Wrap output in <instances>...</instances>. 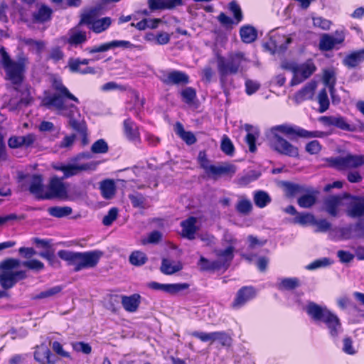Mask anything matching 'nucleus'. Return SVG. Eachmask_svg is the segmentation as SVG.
<instances>
[{
    "mask_svg": "<svg viewBox=\"0 0 364 364\" xmlns=\"http://www.w3.org/2000/svg\"><path fill=\"white\" fill-rule=\"evenodd\" d=\"M161 81L167 85H186L189 83L188 75L179 70H172L167 73H164L160 77Z\"/></svg>",
    "mask_w": 364,
    "mask_h": 364,
    "instance_id": "nucleus-17",
    "label": "nucleus"
},
{
    "mask_svg": "<svg viewBox=\"0 0 364 364\" xmlns=\"http://www.w3.org/2000/svg\"><path fill=\"white\" fill-rule=\"evenodd\" d=\"M236 171L235 167L231 164L219 165V177L222 176H232Z\"/></svg>",
    "mask_w": 364,
    "mask_h": 364,
    "instance_id": "nucleus-64",
    "label": "nucleus"
},
{
    "mask_svg": "<svg viewBox=\"0 0 364 364\" xmlns=\"http://www.w3.org/2000/svg\"><path fill=\"white\" fill-rule=\"evenodd\" d=\"M51 14V10L46 6H41L38 11L33 15L34 18L39 22L48 21Z\"/></svg>",
    "mask_w": 364,
    "mask_h": 364,
    "instance_id": "nucleus-54",
    "label": "nucleus"
},
{
    "mask_svg": "<svg viewBox=\"0 0 364 364\" xmlns=\"http://www.w3.org/2000/svg\"><path fill=\"white\" fill-rule=\"evenodd\" d=\"M140 295L134 294L131 296H122V304L129 312H135L140 304Z\"/></svg>",
    "mask_w": 364,
    "mask_h": 364,
    "instance_id": "nucleus-32",
    "label": "nucleus"
},
{
    "mask_svg": "<svg viewBox=\"0 0 364 364\" xmlns=\"http://www.w3.org/2000/svg\"><path fill=\"white\" fill-rule=\"evenodd\" d=\"M29 191L38 200H45L46 187L43 186V178L39 175H33L31 178Z\"/></svg>",
    "mask_w": 364,
    "mask_h": 364,
    "instance_id": "nucleus-23",
    "label": "nucleus"
},
{
    "mask_svg": "<svg viewBox=\"0 0 364 364\" xmlns=\"http://www.w3.org/2000/svg\"><path fill=\"white\" fill-rule=\"evenodd\" d=\"M364 60V48L347 55L343 60V64L348 68L358 65Z\"/></svg>",
    "mask_w": 364,
    "mask_h": 364,
    "instance_id": "nucleus-31",
    "label": "nucleus"
},
{
    "mask_svg": "<svg viewBox=\"0 0 364 364\" xmlns=\"http://www.w3.org/2000/svg\"><path fill=\"white\" fill-rule=\"evenodd\" d=\"M149 287L154 290H161L165 292L174 294L180 291L186 289L189 285L186 283L183 284H160L156 282H152L149 284Z\"/></svg>",
    "mask_w": 364,
    "mask_h": 364,
    "instance_id": "nucleus-24",
    "label": "nucleus"
},
{
    "mask_svg": "<svg viewBox=\"0 0 364 364\" xmlns=\"http://www.w3.org/2000/svg\"><path fill=\"white\" fill-rule=\"evenodd\" d=\"M21 41L22 43L28 46L31 49L36 50L38 53H41L44 48V43L41 41H35L32 38H24L21 39Z\"/></svg>",
    "mask_w": 364,
    "mask_h": 364,
    "instance_id": "nucleus-53",
    "label": "nucleus"
},
{
    "mask_svg": "<svg viewBox=\"0 0 364 364\" xmlns=\"http://www.w3.org/2000/svg\"><path fill=\"white\" fill-rule=\"evenodd\" d=\"M287 196L289 197H293L298 194H301L305 192V188L303 186H300L296 183H287L285 185Z\"/></svg>",
    "mask_w": 364,
    "mask_h": 364,
    "instance_id": "nucleus-52",
    "label": "nucleus"
},
{
    "mask_svg": "<svg viewBox=\"0 0 364 364\" xmlns=\"http://www.w3.org/2000/svg\"><path fill=\"white\" fill-rule=\"evenodd\" d=\"M96 164L94 163H87L82 164H68L66 165H59L54 166V168L63 173V178H68L75 176L79 173L87 170H95Z\"/></svg>",
    "mask_w": 364,
    "mask_h": 364,
    "instance_id": "nucleus-16",
    "label": "nucleus"
},
{
    "mask_svg": "<svg viewBox=\"0 0 364 364\" xmlns=\"http://www.w3.org/2000/svg\"><path fill=\"white\" fill-rule=\"evenodd\" d=\"M304 309L311 320L325 323L332 337L338 336L341 332L342 327L340 319L326 306H321L315 302L309 301Z\"/></svg>",
    "mask_w": 364,
    "mask_h": 364,
    "instance_id": "nucleus-2",
    "label": "nucleus"
},
{
    "mask_svg": "<svg viewBox=\"0 0 364 364\" xmlns=\"http://www.w3.org/2000/svg\"><path fill=\"white\" fill-rule=\"evenodd\" d=\"M196 222L197 219L195 217H190L181 222L183 237L188 240H193L195 238V234L198 230L196 225Z\"/></svg>",
    "mask_w": 364,
    "mask_h": 364,
    "instance_id": "nucleus-27",
    "label": "nucleus"
},
{
    "mask_svg": "<svg viewBox=\"0 0 364 364\" xmlns=\"http://www.w3.org/2000/svg\"><path fill=\"white\" fill-rule=\"evenodd\" d=\"M91 151L95 154H104L108 151V145L104 139H98L92 145Z\"/></svg>",
    "mask_w": 364,
    "mask_h": 364,
    "instance_id": "nucleus-56",
    "label": "nucleus"
},
{
    "mask_svg": "<svg viewBox=\"0 0 364 364\" xmlns=\"http://www.w3.org/2000/svg\"><path fill=\"white\" fill-rule=\"evenodd\" d=\"M345 38L346 34L342 30H336L333 35L323 33L319 40V49L322 51H329L334 48L338 49V46L343 43Z\"/></svg>",
    "mask_w": 364,
    "mask_h": 364,
    "instance_id": "nucleus-11",
    "label": "nucleus"
},
{
    "mask_svg": "<svg viewBox=\"0 0 364 364\" xmlns=\"http://www.w3.org/2000/svg\"><path fill=\"white\" fill-rule=\"evenodd\" d=\"M21 265L36 272H39L44 269L43 263L36 259L23 261L22 262L19 259L14 258L5 259L0 263V269L1 271L0 274V284L4 289H10L19 280L24 279L27 277L26 271H14L15 269L19 267Z\"/></svg>",
    "mask_w": 364,
    "mask_h": 364,
    "instance_id": "nucleus-1",
    "label": "nucleus"
},
{
    "mask_svg": "<svg viewBox=\"0 0 364 364\" xmlns=\"http://www.w3.org/2000/svg\"><path fill=\"white\" fill-rule=\"evenodd\" d=\"M87 41L85 31L77 29H72L68 33L67 43L71 46H77L85 43Z\"/></svg>",
    "mask_w": 364,
    "mask_h": 364,
    "instance_id": "nucleus-35",
    "label": "nucleus"
},
{
    "mask_svg": "<svg viewBox=\"0 0 364 364\" xmlns=\"http://www.w3.org/2000/svg\"><path fill=\"white\" fill-rule=\"evenodd\" d=\"M198 265H200V268L203 271L214 270L220 267V264L218 261L210 262L204 257H200Z\"/></svg>",
    "mask_w": 364,
    "mask_h": 364,
    "instance_id": "nucleus-49",
    "label": "nucleus"
},
{
    "mask_svg": "<svg viewBox=\"0 0 364 364\" xmlns=\"http://www.w3.org/2000/svg\"><path fill=\"white\" fill-rule=\"evenodd\" d=\"M254 203L259 208L266 207L270 202L269 195L264 191H257L254 193Z\"/></svg>",
    "mask_w": 364,
    "mask_h": 364,
    "instance_id": "nucleus-42",
    "label": "nucleus"
},
{
    "mask_svg": "<svg viewBox=\"0 0 364 364\" xmlns=\"http://www.w3.org/2000/svg\"><path fill=\"white\" fill-rule=\"evenodd\" d=\"M62 291L60 286H55L44 291H42L39 294L34 296L35 299H41L46 298H50L55 296Z\"/></svg>",
    "mask_w": 364,
    "mask_h": 364,
    "instance_id": "nucleus-51",
    "label": "nucleus"
},
{
    "mask_svg": "<svg viewBox=\"0 0 364 364\" xmlns=\"http://www.w3.org/2000/svg\"><path fill=\"white\" fill-rule=\"evenodd\" d=\"M117 47H122L124 48H134L136 46L128 41H112L101 44L100 46H95L91 48H87L85 50L90 54H93L95 53L105 52L109 49Z\"/></svg>",
    "mask_w": 364,
    "mask_h": 364,
    "instance_id": "nucleus-18",
    "label": "nucleus"
},
{
    "mask_svg": "<svg viewBox=\"0 0 364 364\" xmlns=\"http://www.w3.org/2000/svg\"><path fill=\"white\" fill-rule=\"evenodd\" d=\"M221 149L227 155H232L234 152V146L228 136H224L221 143Z\"/></svg>",
    "mask_w": 364,
    "mask_h": 364,
    "instance_id": "nucleus-63",
    "label": "nucleus"
},
{
    "mask_svg": "<svg viewBox=\"0 0 364 364\" xmlns=\"http://www.w3.org/2000/svg\"><path fill=\"white\" fill-rule=\"evenodd\" d=\"M214 341H219L223 346L229 345L231 341L230 337L223 331L213 332Z\"/></svg>",
    "mask_w": 364,
    "mask_h": 364,
    "instance_id": "nucleus-61",
    "label": "nucleus"
},
{
    "mask_svg": "<svg viewBox=\"0 0 364 364\" xmlns=\"http://www.w3.org/2000/svg\"><path fill=\"white\" fill-rule=\"evenodd\" d=\"M269 146L277 152L291 157L299 155L298 149L282 137L279 134L267 136Z\"/></svg>",
    "mask_w": 364,
    "mask_h": 364,
    "instance_id": "nucleus-9",
    "label": "nucleus"
},
{
    "mask_svg": "<svg viewBox=\"0 0 364 364\" xmlns=\"http://www.w3.org/2000/svg\"><path fill=\"white\" fill-rule=\"evenodd\" d=\"M312 225H315L316 227L315 232H326L331 227V223L328 222L326 219L317 220L315 218L314 224Z\"/></svg>",
    "mask_w": 364,
    "mask_h": 364,
    "instance_id": "nucleus-62",
    "label": "nucleus"
},
{
    "mask_svg": "<svg viewBox=\"0 0 364 364\" xmlns=\"http://www.w3.org/2000/svg\"><path fill=\"white\" fill-rule=\"evenodd\" d=\"M256 295L255 290L252 287H244L237 292L236 297L232 303L234 308H240L246 302L253 299Z\"/></svg>",
    "mask_w": 364,
    "mask_h": 364,
    "instance_id": "nucleus-22",
    "label": "nucleus"
},
{
    "mask_svg": "<svg viewBox=\"0 0 364 364\" xmlns=\"http://www.w3.org/2000/svg\"><path fill=\"white\" fill-rule=\"evenodd\" d=\"M174 131L188 145L193 144L196 141L195 135L191 132L185 131L183 124L180 122H176Z\"/></svg>",
    "mask_w": 364,
    "mask_h": 364,
    "instance_id": "nucleus-36",
    "label": "nucleus"
},
{
    "mask_svg": "<svg viewBox=\"0 0 364 364\" xmlns=\"http://www.w3.org/2000/svg\"><path fill=\"white\" fill-rule=\"evenodd\" d=\"M244 128L247 132L245 141L249 146V150L250 152L254 153L257 149L255 141L257 138L259 136L258 129L248 124H245L244 125Z\"/></svg>",
    "mask_w": 364,
    "mask_h": 364,
    "instance_id": "nucleus-33",
    "label": "nucleus"
},
{
    "mask_svg": "<svg viewBox=\"0 0 364 364\" xmlns=\"http://www.w3.org/2000/svg\"><path fill=\"white\" fill-rule=\"evenodd\" d=\"M124 129L125 135L129 140L134 141L139 138V133L137 127L131 119L124 120Z\"/></svg>",
    "mask_w": 364,
    "mask_h": 364,
    "instance_id": "nucleus-41",
    "label": "nucleus"
},
{
    "mask_svg": "<svg viewBox=\"0 0 364 364\" xmlns=\"http://www.w3.org/2000/svg\"><path fill=\"white\" fill-rule=\"evenodd\" d=\"M300 280L296 277L283 278L278 284L279 290H293L300 286Z\"/></svg>",
    "mask_w": 364,
    "mask_h": 364,
    "instance_id": "nucleus-43",
    "label": "nucleus"
},
{
    "mask_svg": "<svg viewBox=\"0 0 364 364\" xmlns=\"http://www.w3.org/2000/svg\"><path fill=\"white\" fill-rule=\"evenodd\" d=\"M333 263V261L328 257H322L318 259H316L309 264L306 268L308 270H315L319 268H324L330 266Z\"/></svg>",
    "mask_w": 364,
    "mask_h": 364,
    "instance_id": "nucleus-46",
    "label": "nucleus"
},
{
    "mask_svg": "<svg viewBox=\"0 0 364 364\" xmlns=\"http://www.w3.org/2000/svg\"><path fill=\"white\" fill-rule=\"evenodd\" d=\"M283 133L287 135L296 134L303 138H316L323 137L325 134L320 131L310 132L300 127H292L287 125H279L272 127L267 136H272L274 134H279Z\"/></svg>",
    "mask_w": 364,
    "mask_h": 364,
    "instance_id": "nucleus-8",
    "label": "nucleus"
},
{
    "mask_svg": "<svg viewBox=\"0 0 364 364\" xmlns=\"http://www.w3.org/2000/svg\"><path fill=\"white\" fill-rule=\"evenodd\" d=\"M15 90L19 92L20 95L12 97L9 100L8 107L9 109L11 112H16L24 107H27L33 101L29 90L26 87H22L21 89L15 87Z\"/></svg>",
    "mask_w": 364,
    "mask_h": 364,
    "instance_id": "nucleus-15",
    "label": "nucleus"
},
{
    "mask_svg": "<svg viewBox=\"0 0 364 364\" xmlns=\"http://www.w3.org/2000/svg\"><path fill=\"white\" fill-rule=\"evenodd\" d=\"M190 335L200 339L202 342H214L213 332L205 333L202 331H193Z\"/></svg>",
    "mask_w": 364,
    "mask_h": 364,
    "instance_id": "nucleus-58",
    "label": "nucleus"
},
{
    "mask_svg": "<svg viewBox=\"0 0 364 364\" xmlns=\"http://www.w3.org/2000/svg\"><path fill=\"white\" fill-rule=\"evenodd\" d=\"M102 8H95L91 9L88 13L85 14L82 17L80 23H84L87 24H92V31L97 33L105 31L111 24L110 18L105 17L96 21L93 20V16L97 13V11L100 10Z\"/></svg>",
    "mask_w": 364,
    "mask_h": 364,
    "instance_id": "nucleus-14",
    "label": "nucleus"
},
{
    "mask_svg": "<svg viewBox=\"0 0 364 364\" xmlns=\"http://www.w3.org/2000/svg\"><path fill=\"white\" fill-rule=\"evenodd\" d=\"M34 358L39 364H54L55 362L51 359L50 350L46 344H41L36 347Z\"/></svg>",
    "mask_w": 364,
    "mask_h": 364,
    "instance_id": "nucleus-25",
    "label": "nucleus"
},
{
    "mask_svg": "<svg viewBox=\"0 0 364 364\" xmlns=\"http://www.w3.org/2000/svg\"><path fill=\"white\" fill-rule=\"evenodd\" d=\"M235 246L228 245L225 250H215V255L220 259V266L230 263L234 257Z\"/></svg>",
    "mask_w": 364,
    "mask_h": 364,
    "instance_id": "nucleus-34",
    "label": "nucleus"
},
{
    "mask_svg": "<svg viewBox=\"0 0 364 364\" xmlns=\"http://www.w3.org/2000/svg\"><path fill=\"white\" fill-rule=\"evenodd\" d=\"M317 98H318V102L319 104L318 112L320 113H323L329 107V100L328 97V95H327L326 88H323L320 90Z\"/></svg>",
    "mask_w": 364,
    "mask_h": 364,
    "instance_id": "nucleus-47",
    "label": "nucleus"
},
{
    "mask_svg": "<svg viewBox=\"0 0 364 364\" xmlns=\"http://www.w3.org/2000/svg\"><path fill=\"white\" fill-rule=\"evenodd\" d=\"M100 188L102 196L106 199L112 198L115 194L116 187L113 180L102 181L100 183Z\"/></svg>",
    "mask_w": 364,
    "mask_h": 364,
    "instance_id": "nucleus-37",
    "label": "nucleus"
},
{
    "mask_svg": "<svg viewBox=\"0 0 364 364\" xmlns=\"http://www.w3.org/2000/svg\"><path fill=\"white\" fill-rule=\"evenodd\" d=\"M48 213L55 218H63L70 215L73 210L69 206H54L48 209Z\"/></svg>",
    "mask_w": 364,
    "mask_h": 364,
    "instance_id": "nucleus-44",
    "label": "nucleus"
},
{
    "mask_svg": "<svg viewBox=\"0 0 364 364\" xmlns=\"http://www.w3.org/2000/svg\"><path fill=\"white\" fill-rule=\"evenodd\" d=\"M240 34L242 41L245 43L254 42L257 36L256 29L251 26H245L240 28Z\"/></svg>",
    "mask_w": 364,
    "mask_h": 364,
    "instance_id": "nucleus-39",
    "label": "nucleus"
},
{
    "mask_svg": "<svg viewBox=\"0 0 364 364\" xmlns=\"http://www.w3.org/2000/svg\"><path fill=\"white\" fill-rule=\"evenodd\" d=\"M291 43V38L284 36H274L271 38L270 45L272 48V53H284L289 43Z\"/></svg>",
    "mask_w": 364,
    "mask_h": 364,
    "instance_id": "nucleus-26",
    "label": "nucleus"
},
{
    "mask_svg": "<svg viewBox=\"0 0 364 364\" xmlns=\"http://www.w3.org/2000/svg\"><path fill=\"white\" fill-rule=\"evenodd\" d=\"M55 91L53 95L45 97L42 101L46 107H53L58 112L65 110L70 105L66 104V100H70L79 103V100L70 92L68 89L63 84L61 80L54 79L52 84Z\"/></svg>",
    "mask_w": 364,
    "mask_h": 364,
    "instance_id": "nucleus-5",
    "label": "nucleus"
},
{
    "mask_svg": "<svg viewBox=\"0 0 364 364\" xmlns=\"http://www.w3.org/2000/svg\"><path fill=\"white\" fill-rule=\"evenodd\" d=\"M58 113L68 119L70 127L77 133L84 132L85 129H87L86 124L81 119L79 109L75 105L71 104L65 110L58 112Z\"/></svg>",
    "mask_w": 364,
    "mask_h": 364,
    "instance_id": "nucleus-13",
    "label": "nucleus"
},
{
    "mask_svg": "<svg viewBox=\"0 0 364 364\" xmlns=\"http://www.w3.org/2000/svg\"><path fill=\"white\" fill-rule=\"evenodd\" d=\"M259 174L255 171H250L246 175L241 176L237 180V183L240 186H246L250 183L258 178Z\"/></svg>",
    "mask_w": 364,
    "mask_h": 364,
    "instance_id": "nucleus-57",
    "label": "nucleus"
},
{
    "mask_svg": "<svg viewBox=\"0 0 364 364\" xmlns=\"http://www.w3.org/2000/svg\"><path fill=\"white\" fill-rule=\"evenodd\" d=\"M183 100L187 104H192L196 97V90L191 87L183 90L181 92Z\"/></svg>",
    "mask_w": 364,
    "mask_h": 364,
    "instance_id": "nucleus-55",
    "label": "nucleus"
},
{
    "mask_svg": "<svg viewBox=\"0 0 364 364\" xmlns=\"http://www.w3.org/2000/svg\"><path fill=\"white\" fill-rule=\"evenodd\" d=\"M58 255L60 259L66 261L68 265L74 266L75 272H79L83 269L95 267L102 257V252L99 250L75 252L62 250L58 252Z\"/></svg>",
    "mask_w": 364,
    "mask_h": 364,
    "instance_id": "nucleus-4",
    "label": "nucleus"
},
{
    "mask_svg": "<svg viewBox=\"0 0 364 364\" xmlns=\"http://www.w3.org/2000/svg\"><path fill=\"white\" fill-rule=\"evenodd\" d=\"M331 165L339 170L357 168L364 164V155H353L348 154L346 156L331 158L329 160Z\"/></svg>",
    "mask_w": 364,
    "mask_h": 364,
    "instance_id": "nucleus-10",
    "label": "nucleus"
},
{
    "mask_svg": "<svg viewBox=\"0 0 364 364\" xmlns=\"http://www.w3.org/2000/svg\"><path fill=\"white\" fill-rule=\"evenodd\" d=\"M347 214L351 218H357L364 215V197L353 198L348 207Z\"/></svg>",
    "mask_w": 364,
    "mask_h": 364,
    "instance_id": "nucleus-28",
    "label": "nucleus"
},
{
    "mask_svg": "<svg viewBox=\"0 0 364 364\" xmlns=\"http://www.w3.org/2000/svg\"><path fill=\"white\" fill-rule=\"evenodd\" d=\"M235 209L237 213L243 215H249L252 210V204L250 199L241 196L236 203Z\"/></svg>",
    "mask_w": 364,
    "mask_h": 364,
    "instance_id": "nucleus-38",
    "label": "nucleus"
},
{
    "mask_svg": "<svg viewBox=\"0 0 364 364\" xmlns=\"http://www.w3.org/2000/svg\"><path fill=\"white\" fill-rule=\"evenodd\" d=\"M348 194L343 196H329L323 200V210L330 215L336 217L338 214L339 207L342 204V200L345 198H348Z\"/></svg>",
    "mask_w": 364,
    "mask_h": 364,
    "instance_id": "nucleus-19",
    "label": "nucleus"
},
{
    "mask_svg": "<svg viewBox=\"0 0 364 364\" xmlns=\"http://www.w3.org/2000/svg\"><path fill=\"white\" fill-rule=\"evenodd\" d=\"M315 217L311 213H298L294 219V223L301 225H313Z\"/></svg>",
    "mask_w": 364,
    "mask_h": 364,
    "instance_id": "nucleus-50",
    "label": "nucleus"
},
{
    "mask_svg": "<svg viewBox=\"0 0 364 364\" xmlns=\"http://www.w3.org/2000/svg\"><path fill=\"white\" fill-rule=\"evenodd\" d=\"M323 80L325 85L328 87L331 95L334 99L336 78L333 72L325 71Z\"/></svg>",
    "mask_w": 364,
    "mask_h": 364,
    "instance_id": "nucleus-48",
    "label": "nucleus"
},
{
    "mask_svg": "<svg viewBox=\"0 0 364 364\" xmlns=\"http://www.w3.org/2000/svg\"><path fill=\"white\" fill-rule=\"evenodd\" d=\"M316 82L311 81L307 83L301 90L295 95V100L297 102L311 99L314 95V91L316 88Z\"/></svg>",
    "mask_w": 364,
    "mask_h": 364,
    "instance_id": "nucleus-29",
    "label": "nucleus"
},
{
    "mask_svg": "<svg viewBox=\"0 0 364 364\" xmlns=\"http://www.w3.org/2000/svg\"><path fill=\"white\" fill-rule=\"evenodd\" d=\"M68 198L67 188L63 180L58 177H53L46 187L45 200L58 198L65 200Z\"/></svg>",
    "mask_w": 364,
    "mask_h": 364,
    "instance_id": "nucleus-12",
    "label": "nucleus"
},
{
    "mask_svg": "<svg viewBox=\"0 0 364 364\" xmlns=\"http://www.w3.org/2000/svg\"><path fill=\"white\" fill-rule=\"evenodd\" d=\"M147 259L145 253L141 251H134L129 257V262L134 266H141L146 262Z\"/></svg>",
    "mask_w": 364,
    "mask_h": 364,
    "instance_id": "nucleus-45",
    "label": "nucleus"
},
{
    "mask_svg": "<svg viewBox=\"0 0 364 364\" xmlns=\"http://www.w3.org/2000/svg\"><path fill=\"white\" fill-rule=\"evenodd\" d=\"M282 67L290 70L294 73V77L291 81V85H296L306 79L309 78L316 70L312 60H308L302 64L286 63Z\"/></svg>",
    "mask_w": 364,
    "mask_h": 364,
    "instance_id": "nucleus-7",
    "label": "nucleus"
},
{
    "mask_svg": "<svg viewBox=\"0 0 364 364\" xmlns=\"http://www.w3.org/2000/svg\"><path fill=\"white\" fill-rule=\"evenodd\" d=\"M118 210L116 208H111L107 214L103 218L102 223L105 226H109L117 219Z\"/></svg>",
    "mask_w": 364,
    "mask_h": 364,
    "instance_id": "nucleus-59",
    "label": "nucleus"
},
{
    "mask_svg": "<svg viewBox=\"0 0 364 364\" xmlns=\"http://www.w3.org/2000/svg\"><path fill=\"white\" fill-rule=\"evenodd\" d=\"M200 164L208 177L217 180L219 178V165L210 164L209 161L203 156L202 153L199 154Z\"/></svg>",
    "mask_w": 364,
    "mask_h": 364,
    "instance_id": "nucleus-30",
    "label": "nucleus"
},
{
    "mask_svg": "<svg viewBox=\"0 0 364 364\" xmlns=\"http://www.w3.org/2000/svg\"><path fill=\"white\" fill-rule=\"evenodd\" d=\"M333 126L342 130H353V129L350 127V125L348 124L345 118L341 116H334Z\"/></svg>",
    "mask_w": 364,
    "mask_h": 364,
    "instance_id": "nucleus-60",
    "label": "nucleus"
},
{
    "mask_svg": "<svg viewBox=\"0 0 364 364\" xmlns=\"http://www.w3.org/2000/svg\"><path fill=\"white\" fill-rule=\"evenodd\" d=\"M90 60L89 59H80L70 58L68 62V67L71 73H77L82 75L86 74H95L96 71L94 68L86 67L81 68L82 65H87L90 63Z\"/></svg>",
    "mask_w": 364,
    "mask_h": 364,
    "instance_id": "nucleus-20",
    "label": "nucleus"
},
{
    "mask_svg": "<svg viewBox=\"0 0 364 364\" xmlns=\"http://www.w3.org/2000/svg\"><path fill=\"white\" fill-rule=\"evenodd\" d=\"M246 60L243 53H231L227 58L219 56L217 60L220 81L224 82L228 75H235L240 71L241 65Z\"/></svg>",
    "mask_w": 364,
    "mask_h": 364,
    "instance_id": "nucleus-6",
    "label": "nucleus"
},
{
    "mask_svg": "<svg viewBox=\"0 0 364 364\" xmlns=\"http://www.w3.org/2000/svg\"><path fill=\"white\" fill-rule=\"evenodd\" d=\"M182 269L180 262H171L167 259H163L161 271L165 274H173Z\"/></svg>",
    "mask_w": 364,
    "mask_h": 364,
    "instance_id": "nucleus-40",
    "label": "nucleus"
},
{
    "mask_svg": "<svg viewBox=\"0 0 364 364\" xmlns=\"http://www.w3.org/2000/svg\"><path fill=\"white\" fill-rule=\"evenodd\" d=\"M0 55L3 67L9 79L14 85H19L22 82L23 73L30 63L28 57L21 51L17 54L16 60H12L3 46L0 47Z\"/></svg>",
    "mask_w": 364,
    "mask_h": 364,
    "instance_id": "nucleus-3",
    "label": "nucleus"
},
{
    "mask_svg": "<svg viewBox=\"0 0 364 364\" xmlns=\"http://www.w3.org/2000/svg\"><path fill=\"white\" fill-rule=\"evenodd\" d=\"M318 191L312 188H305V192L298 198L297 203L302 208H311L317 200Z\"/></svg>",
    "mask_w": 364,
    "mask_h": 364,
    "instance_id": "nucleus-21",
    "label": "nucleus"
}]
</instances>
